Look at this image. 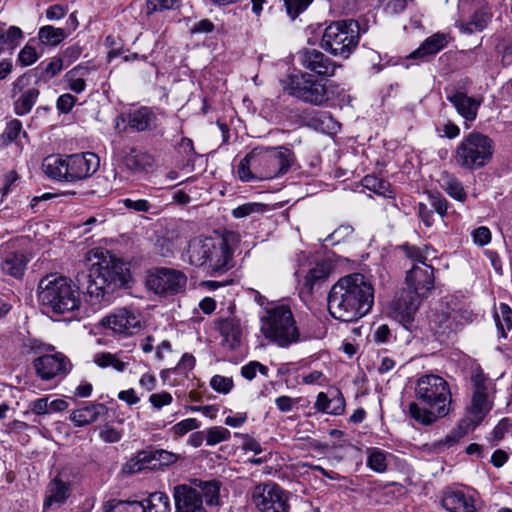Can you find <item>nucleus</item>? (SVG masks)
I'll return each mask as SVG.
<instances>
[{
  "mask_svg": "<svg viewBox=\"0 0 512 512\" xmlns=\"http://www.w3.org/2000/svg\"><path fill=\"white\" fill-rule=\"evenodd\" d=\"M500 314H496V325L499 333L503 338L507 337V331L512 329V310L504 303L499 306Z\"/></svg>",
  "mask_w": 512,
  "mask_h": 512,
  "instance_id": "obj_44",
  "label": "nucleus"
},
{
  "mask_svg": "<svg viewBox=\"0 0 512 512\" xmlns=\"http://www.w3.org/2000/svg\"><path fill=\"white\" fill-rule=\"evenodd\" d=\"M188 262L208 273H224L232 264L233 251L224 237H195L185 251Z\"/></svg>",
  "mask_w": 512,
  "mask_h": 512,
  "instance_id": "obj_4",
  "label": "nucleus"
},
{
  "mask_svg": "<svg viewBox=\"0 0 512 512\" xmlns=\"http://www.w3.org/2000/svg\"><path fill=\"white\" fill-rule=\"evenodd\" d=\"M263 335L281 347L288 346V306L281 304L266 308L260 315Z\"/></svg>",
  "mask_w": 512,
  "mask_h": 512,
  "instance_id": "obj_12",
  "label": "nucleus"
},
{
  "mask_svg": "<svg viewBox=\"0 0 512 512\" xmlns=\"http://www.w3.org/2000/svg\"><path fill=\"white\" fill-rule=\"evenodd\" d=\"M237 175L243 182L258 180L252 165L250 166L249 153L239 162L237 166Z\"/></svg>",
  "mask_w": 512,
  "mask_h": 512,
  "instance_id": "obj_50",
  "label": "nucleus"
},
{
  "mask_svg": "<svg viewBox=\"0 0 512 512\" xmlns=\"http://www.w3.org/2000/svg\"><path fill=\"white\" fill-rule=\"evenodd\" d=\"M179 0H146V10L148 14L174 9Z\"/></svg>",
  "mask_w": 512,
  "mask_h": 512,
  "instance_id": "obj_52",
  "label": "nucleus"
},
{
  "mask_svg": "<svg viewBox=\"0 0 512 512\" xmlns=\"http://www.w3.org/2000/svg\"><path fill=\"white\" fill-rule=\"evenodd\" d=\"M402 249L404 250L405 255L415 262L414 265H422V263H425V260L427 259L426 251L408 244L403 245Z\"/></svg>",
  "mask_w": 512,
  "mask_h": 512,
  "instance_id": "obj_54",
  "label": "nucleus"
},
{
  "mask_svg": "<svg viewBox=\"0 0 512 512\" xmlns=\"http://www.w3.org/2000/svg\"><path fill=\"white\" fill-rule=\"evenodd\" d=\"M383 10L388 15H396L406 8V0H380Z\"/></svg>",
  "mask_w": 512,
  "mask_h": 512,
  "instance_id": "obj_60",
  "label": "nucleus"
},
{
  "mask_svg": "<svg viewBox=\"0 0 512 512\" xmlns=\"http://www.w3.org/2000/svg\"><path fill=\"white\" fill-rule=\"evenodd\" d=\"M102 325L121 335H132L141 327V316L137 311L120 308L102 320Z\"/></svg>",
  "mask_w": 512,
  "mask_h": 512,
  "instance_id": "obj_20",
  "label": "nucleus"
},
{
  "mask_svg": "<svg viewBox=\"0 0 512 512\" xmlns=\"http://www.w3.org/2000/svg\"><path fill=\"white\" fill-rule=\"evenodd\" d=\"M24 38L23 31L17 26H10L6 29L7 47L15 49Z\"/></svg>",
  "mask_w": 512,
  "mask_h": 512,
  "instance_id": "obj_61",
  "label": "nucleus"
},
{
  "mask_svg": "<svg viewBox=\"0 0 512 512\" xmlns=\"http://www.w3.org/2000/svg\"><path fill=\"white\" fill-rule=\"evenodd\" d=\"M417 401L408 405L409 416L422 425H431L450 412L452 395L449 383L441 376L426 374L415 385Z\"/></svg>",
  "mask_w": 512,
  "mask_h": 512,
  "instance_id": "obj_3",
  "label": "nucleus"
},
{
  "mask_svg": "<svg viewBox=\"0 0 512 512\" xmlns=\"http://www.w3.org/2000/svg\"><path fill=\"white\" fill-rule=\"evenodd\" d=\"M220 482L217 480L193 479L190 485L174 487L173 496L176 512H206L203 502L209 506L218 505Z\"/></svg>",
  "mask_w": 512,
  "mask_h": 512,
  "instance_id": "obj_6",
  "label": "nucleus"
},
{
  "mask_svg": "<svg viewBox=\"0 0 512 512\" xmlns=\"http://www.w3.org/2000/svg\"><path fill=\"white\" fill-rule=\"evenodd\" d=\"M39 58L36 48L27 43L18 53L16 64L27 67L34 64Z\"/></svg>",
  "mask_w": 512,
  "mask_h": 512,
  "instance_id": "obj_48",
  "label": "nucleus"
},
{
  "mask_svg": "<svg viewBox=\"0 0 512 512\" xmlns=\"http://www.w3.org/2000/svg\"><path fill=\"white\" fill-rule=\"evenodd\" d=\"M210 386L218 393L227 394L234 386L233 379L222 375H214L210 380Z\"/></svg>",
  "mask_w": 512,
  "mask_h": 512,
  "instance_id": "obj_51",
  "label": "nucleus"
},
{
  "mask_svg": "<svg viewBox=\"0 0 512 512\" xmlns=\"http://www.w3.org/2000/svg\"><path fill=\"white\" fill-rule=\"evenodd\" d=\"M22 132V123L18 119H12L6 124V128L2 134L5 141L12 142L18 138Z\"/></svg>",
  "mask_w": 512,
  "mask_h": 512,
  "instance_id": "obj_53",
  "label": "nucleus"
},
{
  "mask_svg": "<svg viewBox=\"0 0 512 512\" xmlns=\"http://www.w3.org/2000/svg\"><path fill=\"white\" fill-rule=\"evenodd\" d=\"M492 16L489 8L481 7L471 15L468 21L463 19L456 20L455 26L463 34L482 32L491 22Z\"/></svg>",
  "mask_w": 512,
  "mask_h": 512,
  "instance_id": "obj_26",
  "label": "nucleus"
},
{
  "mask_svg": "<svg viewBox=\"0 0 512 512\" xmlns=\"http://www.w3.org/2000/svg\"><path fill=\"white\" fill-rule=\"evenodd\" d=\"M360 41V27L355 20L331 22L321 38V47L334 57L346 60L356 50Z\"/></svg>",
  "mask_w": 512,
  "mask_h": 512,
  "instance_id": "obj_8",
  "label": "nucleus"
},
{
  "mask_svg": "<svg viewBox=\"0 0 512 512\" xmlns=\"http://www.w3.org/2000/svg\"><path fill=\"white\" fill-rule=\"evenodd\" d=\"M429 202L440 216H445L448 209V201L438 192H429Z\"/></svg>",
  "mask_w": 512,
  "mask_h": 512,
  "instance_id": "obj_56",
  "label": "nucleus"
},
{
  "mask_svg": "<svg viewBox=\"0 0 512 512\" xmlns=\"http://www.w3.org/2000/svg\"><path fill=\"white\" fill-rule=\"evenodd\" d=\"M296 262L297 269L294 275L301 285V294H311L314 288L322 286L334 269L330 259H312L311 254L304 251L297 255Z\"/></svg>",
  "mask_w": 512,
  "mask_h": 512,
  "instance_id": "obj_10",
  "label": "nucleus"
},
{
  "mask_svg": "<svg viewBox=\"0 0 512 512\" xmlns=\"http://www.w3.org/2000/svg\"><path fill=\"white\" fill-rule=\"evenodd\" d=\"M33 367L44 381L63 379L72 368L70 360L62 353L43 355L33 361Z\"/></svg>",
  "mask_w": 512,
  "mask_h": 512,
  "instance_id": "obj_16",
  "label": "nucleus"
},
{
  "mask_svg": "<svg viewBox=\"0 0 512 512\" xmlns=\"http://www.w3.org/2000/svg\"><path fill=\"white\" fill-rule=\"evenodd\" d=\"M283 147L254 148L249 152L250 165L258 180L269 179L285 173L288 159L282 152Z\"/></svg>",
  "mask_w": 512,
  "mask_h": 512,
  "instance_id": "obj_11",
  "label": "nucleus"
},
{
  "mask_svg": "<svg viewBox=\"0 0 512 512\" xmlns=\"http://www.w3.org/2000/svg\"><path fill=\"white\" fill-rule=\"evenodd\" d=\"M361 182L363 187L378 195L386 198H391L393 195L389 182L375 175H366Z\"/></svg>",
  "mask_w": 512,
  "mask_h": 512,
  "instance_id": "obj_39",
  "label": "nucleus"
},
{
  "mask_svg": "<svg viewBox=\"0 0 512 512\" xmlns=\"http://www.w3.org/2000/svg\"><path fill=\"white\" fill-rule=\"evenodd\" d=\"M38 96L39 90L37 88L24 91L14 103L15 113L19 116L28 114L35 105Z\"/></svg>",
  "mask_w": 512,
  "mask_h": 512,
  "instance_id": "obj_37",
  "label": "nucleus"
},
{
  "mask_svg": "<svg viewBox=\"0 0 512 512\" xmlns=\"http://www.w3.org/2000/svg\"><path fill=\"white\" fill-rule=\"evenodd\" d=\"M206 444L214 446L230 439L231 433L227 428L214 426L205 430Z\"/></svg>",
  "mask_w": 512,
  "mask_h": 512,
  "instance_id": "obj_46",
  "label": "nucleus"
},
{
  "mask_svg": "<svg viewBox=\"0 0 512 512\" xmlns=\"http://www.w3.org/2000/svg\"><path fill=\"white\" fill-rule=\"evenodd\" d=\"M75 103H76V98L69 93H65L58 97L57 102H56V108L61 113L67 114L72 110Z\"/></svg>",
  "mask_w": 512,
  "mask_h": 512,
  "instance_id": "obj_62",
  "label": "nucleus"
},
{
  "mask_svg": "<svg viewBox=\"0 0 512 512\" xmlns=\"http://www.w3.org/2000/svg\"><path fill=\"white\" fill-rule=\"evenodd\" d=\"M38 37L41 43L54 46L65 39L66 32L63 28H55L51 25H47L40 28Z\"/></svg>",
  "mask_w": 512,
  "mask_h": 512,
  "instance_id": "obj_42",
  "label": "nucleus"
},
{
  "mask_svg": "<svg viewBox=\"0 0 512 512\" xmlns=\"http://www.w3.org/2000/svg\"><path fill=\"white\" fill-rule=\"evenodd\" d=\"M71 495V483L64 480L61 474L56 475L46 486L43 501V510H49L52 507H60Z\"/></svg>",
  "mask_w": 512,
  "mask_h": 512,
  "instance_id": "obj_22",
  "label": "nucleus"
},
{
  "mask_svg": "<svg viewBox=\"0 0 512 512\" xmlns=\"http://www.w3.org/2000/svg\"><path fill=\"white\" fill-rule=\"evenodd\" d=\"M105 512H143V505L140 500H118L112 499L105 504Z\"/></svg>",
  "mask_w": 512,
  "mask_h": 512,
  "instance_id": "obj_40",
  "label": "nucleus"
},
{
  "mask_svg": "<svg viewBox=\"0 0 512 512\" xmlns=\"http://www.w3.org/2000/svg\"><path fill=\"white\" fill-rule=\"evenodd\" d=\"M493 152L491 138L479 132H470L457 144L450 162L456 167L472 171L487 165Z\"/></svg>",
  "mask_w": 512,
  "mask_h": 512,
  "instance_id": "obj_7",
  "label": "nucleus"
},
{
  "mask_svg": "<svg viewBox=\"0 0 512 512\" xmlns=\"http://www.w3.org/2000/svg\"><path fill=\"white\" fill-rule=\"evenodd\" d=\"M125 121L135 132L152 131L158 126V116L154 108L141 106L127 112Z\"/></svg>",
  "mask_w": 512,
  "mask_h": 512,
  "instance_id": "obj_23",
  "label": "nucleus"
},
{
  "mask_svg": "<svg viewBox=\"0 0 512 512\" xmlns=\"http://www.w3.org/2000/svg\"><path fill=\"white\" fill-rule=\"evenodd\" d=\"M441 187L453 199L457 201H465L467 194L462 182L450 173H444L441 178Z\"/></svg>",
  "mask_w": 512,
  "mask_h": 512,
  "instance_id": "obj_36",
  "label": "nucleus"
},
{
  "mask_svg": "<svg viewBox=\"0 0 512 512\" xmlns=\"http://www.w3.org/2000/svg\"><path fill=\"white\" fill-rule=\"evenodd\" d=\"M388 456L389 453H387L384 450H381L376 447L368 448L366 464L371 470L377 473H383L387 470L388 467Z\"/></svg>",
  "mask_w": 512,
  "mask_h": 512,
  "instance_id": "obj_38",
  "label": "nucleus"
},
{
  "mask_svg": "<svg viewBox=\"0 0 512 512\" xmlns=\"http://www.w3.org/2000/svg\"><path fill=\"white\" fill-rule=\"evenodd\" d=\"M172 400V395L168 392L154 393L149 397V402L156 409H160L163 406L171 404Z\"/></svg>",
  "mask_w": 512,
  "mask_h": 512,
  "instance_id": "obj_64",
  "label": "nucleus"
},
{
  "mask_svg": "<svg viewBox=\"0 0 512 512\" xmlns=\"http://www.w3.org/2000/svg\"><path fill=\"white\" fill-rule=\"evenodd\" d=\"M90 73L88 65L79 64L64 75V81L69 90L74 93H82L86 88V77Z\"/></svg>",
  "mask_w": 512,
  "mask_h": 512,
  "instance_id": "obj_33",
  "label": "nucleus"
},
{
  "mask_svg": "<svg viewBox=\"0 0 512 512\" xmlns=\"http://www.w3.org/2000/svg\"><path fill=\"white\" fill-rule=\"evenodd\" d=\"M447 100L452 103L456 111L466 122H473L477 118L482 103L481 97H470L466 93L454 90L447 94Z\"/></svg>",
  "mask_w": 512,
  "mask_h": 512,
  "instance_id": "obj_24",
  "label": "nucleus"
},
{
  "mask_svg": "<svg viewBox=\"0 0 512 512\" xmlns=\"http://www.w3.org/2000/svg\"><path fill=\"white\" fill-rule=\"evenodd\" d=\"M374 304V287L360 273L341 277L328 294V311L341 322H354L367 315Z\"/></svg>",
  "mask_w": 512,
  "mask_h": 512,
  "instance_id": "obj_1",
  "label": "nucleus"
},
{
  "mask_svg": "<svg viewBox=\"0 0 512 512\" xmlns=\"http://www.w3.org/2000/svg\"><path fill=\"white\" fill-rule=\"evenodd\" d=\"M270 210L269 205L259 202H248L232 210V216L236 219L245 218L255 214H263Z\"/></svg>",
  "mask_w": 512,
  "mask_h": 512,
  "instance_id": "obj_43",
  "label": "nucleus"
},
{
  "mask_svg": "<svg viewBox=\"0 0 512 512\" xmlns=\"http://www.w3.org/2000/svg\"><path fill=\"white\" fill-rule=\"evenodd\" d=\"M367 496L376 504H388L393 498L392 492L381 484H374L368 488Z\"/></svg>",
  "mask_w": 512,
  "mask_h": 512,
  "instance_id": "obj_45",
  "label": "nucleus"
},
{
  "mask_svg": "<svg viewBox=\"0 0 512 512\" xmlns=\"http://www.w3.org/2000/svg\"><path fill=\"white\" fill-rule=\"evenodd\" d=\"M199 427V422L195 418H187L184 419L172 427V430L176 436H183L189 431L197 429Z\"/></svg>",
  "mask_w": 512,
  "mask_h": 512,
  "instance_id": "obj_58",
  "label": "nucleus"
},
{
  "mask_svg": "<svg viewBox=\"0 0 512 512\" xmlns=\"http://www.w3.org/2000/svg\"><path fill=\"white\" fill-rule=\"evenodd\" d=\"M257 372L268 376V368L258 361H250L241 368V375L249 381L256 377Z\"/></svg>",
  "mask_w": 512,
  "mask_h": 512,
  "instance_id": "obj_49",
  "label": "nucleus"
},
{
  "mask_svg": "<svg viewBox=\"0 0 512 512\" xmlns=\"http://www.w3.org/2000/svg\"><path fill=\"white\" fill-rule=\"evenodd\" d=\"M328 414L341 415L345 410V399L341 391L337 388L329 389Z\"/></svg>",
  "mask_w": 512,
  "mask_h": 512,
  "instance_id": "obj_47",
  "label": "nucleus"
},
{
  "mask_svg": "<svg viewBox=\"0 0 512 512\" xmlns=\"http://www.w3.org/2000/svg\"><path fill=\"white\" fill-rule=\"evenodd\" d=\"M253 503L262 512H287L288 497L275 483L257 485L252 494Z\"/></svg>",
  "mask_w": 512,
  "mask_h": 512,
  "instance_id": "obj_13",
  "label": "nucleus"
},
{
  "mask_svg": "<svg viewBox=\"0 0 512 512\" xmlns=\"http://www.w3.org/2000/svg\"><path fill=\"white\" fill-rule=\"evenodd\" d=\"M38 301L47 312L66 314L80 307L79 288L69 278L48 275L42 278L37 290Z\"/></svg>",
  "mask_w": 512,
  "mask_h": 512,
  "instance_id": "obj_5",
  "label": "nucleus"
},
{
  "mask_svg": "<svg viewBox=\"0 0 512 512\" xmlns=\"http://www.w3.org/2000/svg\"><path fill=\"white\" fill-rule=\"evenodd\" d=\"M373 339L378 344H385L392 339V333L388 325L381 324L377 326L373 332Z\"/></svg>",
  "mask_w": 512,
  "mask_h": 512,
  "instance_id": "obj_63",
  "label": "nucleus"
},
{
  "mask_svg": "<svg viewBox=\"0 0 512 512\" xmlns=\"http://www.w3.org/2000/svg\"><path fill=\"white\" fill-rule=\"evenodd\" d=\"M422 299L410 296L409 299H399L393 309L394 317L405 327H408L414 319V315L419 308Z\"/></svg>",
  "mask_w": 512,
  "mask_h": 512,
  "instance_id": "obj_31",
  "label": "nucleus"
},
{
  "mask_svg": "<svg viewBox=\"0 0 512 512\" xmlns=\"http://www.w3.org/2000/svg\"><path fill=\"white\" fill-rule=\"evenodd\" d=\"M406 285L415 297L424 299L434 289V268L431 265H413L406 274Z\"/></svg>",
  "mask_w": 512,
  "mask_h": 512,
  "instance_id": "obj_17",
  "label": "nucleus"
},
{
  "mask_svg": "<svg viewBox=\"0 0 512 512\" xmlns=\"http://www.w3.org/2000/svg\"><path fill=\"white\" fill-rule=\"evenodd\" d=\"M42 170L53 180L68 182V156L49 155L45 157L42 162Z\"/></svg>",
  "mask_w": 512,
  "mask_h": 512,
  "instance_id": "obj_28",
  "label": "nucleus"
},
{
  "mask_svg": "<svg viewBox=\"0 0 512 512\" xmlns=\"http://www.w3.org/2000/svg\"><path fill=\"white\" fill-rule=\"evenodd\" d=\"M187 277L180 271L170 268H159L147 277L148 288L156 294H175L182 291Z\"/></svg>",
  "mask_w": 512,
  "mask_h": 512,
  "instance_id": "obj_14",
  "label": "nucleus"
},
{
  "mask_svg": "<svg viewBox=\"0 0 512 512\" xmlns=\"http://www.w3.org/2000/svg\"><path fill=\"white\" fill-rule=\"evenodd\" d=\"M88 260L92 263L85 276L87 301L92 305L107 304L113 292L128 282L129 269L122 260L102 249L91 251Z\"/></svg>",
  "mask_w": 512,
  "mask_h": 512,
  "instance_id": "obj_2",
  "label": "nucleus"
},
{
  "mask_svg": "<svg viewBox=\"0 0 512 512\" xmlns=\"http://www.w3.org/2000/svg\"><path fill=\"white\" fill-rule=\"evenodd\" d=\"M353 233V227L350 225H342L329 234L325 241L332 245L338 244Z\"/></svg>",
  "mask_w": 512,
  "mask_h": 512,
  "instance_id": "obj_57",
  "label": "nucleus"
},
{
  "mask_svg": "<svg viewBox=\"0 0 512 512\" xmlns=\"http://www.w3.org/2000/svg\"><path fill=\"white\" fill-rule=\"evenodd\" d=\"M490 409L491 405L488 401L487 391H474L469 410L470 414L473 416L471 421L477 425Z\"/></svg>",
  "mask_w": 512,
  "mask_h": 512,
  "instance_id": "obj_35",
  "label": "nucleus"
},
{
  "mask_svg": "<svg viewBox=\"0 0 512 512\" xmlns=\"http://www.w3.org/2000/svg\"><path fill=\"white\" fill-rule=\"evenodd\" d=\"M125 208L134 212H149L152 208V204L146 199L133 200L125 198L120 201Z\"/></svg>",
  "mask_w": 512,
  "mask_h": 512,
  "instance_id": "obj_55",
  "label": "nucleus"
},
{
  "mask_svg": "<svg viewBox=\"0 0 512 512\" xmlns=\"http://www.w3.org/2000/svg\"><path fill=\"white\" fill-rule=\"evenodd\" d=\"M94 363L101 368L112 367L118 372H123L128 366V362L120 359L116 354H112L110 352L95 354Z\"/></svg>",
  "mask_w": 512,
  "mask_h": 512,
  "instance_id": "obj_41",
  "label": "nucleus"
},
{
  "mask_svg": "<svg viewBox=\"0 0 512 512\" xmlns=\"http://www.w3.org/2000/svg\"><path fill=\"white\" fill-rule=\"evenodd\" d=\"M124 163L134 173H144L152 169L154 158L146 151L132 148L125 156Z\"/></svg>",
  "mask_w": 512,
  "mask_h": 512,
  "instance_id": "obj_30",
  "label": "nucleus"
},
{
  "mask_svg": "<svg viewBox=\"0 0 512 512\" xmlns=\"http://www.w3.org/2000/svg\"><path fill=\"white\" fill-rule=\"evenodd\" d=\"M449 42V36L445 33H435L425 39V41L410 54V58L424 59L441 51Z\"/></svg>",
  "mask_w": 512,
  "mask_h": 512,
  "instance_id": "obj_29",
  "label": "nucleus"
},
{
  "mask_svg": "<svg viewBox=\"0 0 512 512\" xmlns=\"http://www.w3.org/2000/svg\"><path fill=\"white\" fill-rule=\"evenodd\" d=\"M17 240L7 241L0 246L1 264L3 274L20 279L24 275L28 258L23 252L17 250Z\"/></svg>",
  "mask_w": 512,
  "mask_h": 512,
  "instance_id": "obj_18",
  "label": "nucleus"
},
{
  "mask_svg": "<svg viewBox=\"0 0 512 512\" xmlns=\"http://www.w3.org/2000/svg\"><path fill=\"white\" fill-rule=\"evenodd\" d=\"M217 328L222 336V345L229 350L237 349L241 344V321L235 316L221 318L217 322Z\"/></svg>",
  "mask_w": 512,
  "mask_h": 512,
  "instance_id": "obj_25",
  "label": "nucleus"
},
{
  "mask_svg": "<svg viewBox=\"0 0 512 512\" xmlns=\"http://www.w3.org/2000/svg\"><path fill=\"white\" fill-rule=\"evenodd\" d=\"M148 459L147 452H140L131 459L124 467V471L129 474L139 472L145 468V461Z\"/></svg>",
  "mask_w": 512,
  "mask_h": 512,
  "instance_id": "obj_59",
  "label": "nucleus"
},
{
  "mask_svg": "<svg viewBox=\"0 0 512 512\" xmlns=\"http://www.w3.org/2000/svg\"><path fill=\"white\" fill-rule=\"evenodd\" d=\"M297 63L304 69L322 77H332L341 65L314 48H302L295 54Z\"/></svg>",
  "mask_w": 512,
  "mask_h": 512,
  "instance_id": "obj_15",
  "label": "nucleus"
},
{
  "mask_svg": "<svg viewBox=\"0 0 512 512\" xmlns=\"http://www.w3.org/2000/svg\"><path fill=\"white\" fill-rule=\"evenodd\" d=\"M442 506L449 512H476L475 493L448 489L442 497Z\"/></svg>",
  "mask_w": 512,
  "mask_h": 512,
  "instance_id": "obj_21",
  "label": "nucleus"
},
{
  "mask_svg": "<svg viewBox=\"0 0 512 512\" xmlns=\"http://www.w3.org/2000/svg\"><path fill=\"white\" fill-rule=\"evenodd\" d=\"M100 158L93 152L76 153L68 156V182L84 180L95 174Z\"/></svg>",
  "mask_w": 512,
  "mask_h": 512,
  "instance_id": "obj_19",
  "label": "nucleus"
},
{
  "mask_svg": "<svg viewBox=\"0 0 512 512\" xmlns=\"http://www.w3.org/2000/svg\"><path fill=\"white\" fill-rule=\"evenodd\" d=\"M339 93L340 86L335 82L324 83L302 71L290 75V95L305 103L321 106L333 101Z\"/></svg>",
  "mask_w": 512,
  "mask_h": 512,
  "instance_id": "obj_9",
  "label": "nucleus"
},
{
  "mask_svg": "<svg viewBox=\"0 0 512 512\" xmlns=\"http://www.w3.org/2000/svg\"><path fill=\"white\" fill-rule=\"evenodd\" d=\"M143 512H170L171 503L168 495L161 491L150 493L146 499L140 500Z\"/></svg>",
  "mask_w": 512,
  "mask_h": 512,
  "instance_id": "obj_34",
  "label": "nucleus"
},
{
  "mask_svg": "<svg viewBox=\"0 0 512 512\" xmlns=\"http://www.w3.org/2000/svg\"><path fill=\"white\" fill-rule=\"evenodd\" d=\"M107 413V408L101 403H88L74 410L70 415V420L77 427L85 426L95 422L100 416Z\"/></svg>",
  "mask_w": 512,
  "mask_h": 512,
  "instance_id": "obj_27",
  "label": "nucleus"
},
{
  "mask_svg": "<svg viewBox=\"0 0 512 512\" xmlns=\"http://www.w3.org/2000/svg\"><path fill=\"white\" fill-rule=\"evenodd\" d=\"M456 316L455 311L435 313L429 322L430 328L439 335L456 331L458 328Z\"/></svg>",
  "mask_w": 512,
  "mask_h": 512,
  "instance_id": "obj_32",
  "label": "nucleus"
}]
</instances>
